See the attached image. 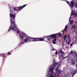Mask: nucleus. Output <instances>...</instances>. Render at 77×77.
I'll return each instance as SVG.
<instances>
[{
	"label": "nucleus",
	"instance_id": "1",
	"mask_svg": "<svg viewBox=\"0 0 77 77\" xmlns=\"http://www.w3.org/2000/svg\"><path fill=\"white\" fill-rule=\"evenodd\" d=\"M10 16L11 18V24L10 26L8 32H9L11 30L12 31L16 32L17 30V26L15 24V15L13 14L12 13H11L10 14Z\"/></svg>",
	"mask_w": 77,
	"mask_h": 77
},
{
	"label": "nucleus",
	"instance_id": "2",
	"mask_svg": "<svg viewBox=\"0 0 77 77\" xmlns=\"http://www.w3.org/2000/svg\"><path fill=\"white\" fill-rule=\"evenodd\" d=\"M54 68L52 66H49L47 70L48 72H51V73L48 72L46 74L47 77H54Z\"/></svg>",
	"mask_w": 77,
	"mask_h": 77
},
{
	"label": "nucleus",
	"instance_id": "3",
	"mask_svg": "<svg viewBox=\"0 0 77 77\" xmlns=\"http://www.w3.org/2000/svg\"><path fill=\"white\" fill-rule=\"evenodd\" d=\"M75 4V2L74 1V0H72L71 1V3H70V5H69V6L70 8H71V9L72 10L70 17H71L72 15H75V17H77V12H76L75 13V12H74V11H73V7L74 6Z\"/></svg>",
	"mask_w": 77,
	"mask_h": 77
},
{
	"label": "nucleus",
	"instance_id": "4",
	"mask_svg": "<svg viewBox=\"0 0 77 77\" xmlns=\"http://www.w3.org/2000/svg\"><path fill=\"white\" fill-rule=\"evenodd\" d=\"M62 35V34H61V32H60L59 33L54 34H52L51 35H48V37L49 38H59L60 36H61Z\"/></svg>",
	"mask_w": 77,
	"mask_h": 77
},
{
	"label": "nucleus",
	"instance_id": "5",
	"mask_svg": "<svg viewBox=\"0 0 77 77\" xmlns=\"http://www.w3.org/2000/svg\"><path fill=\"white\" fill-rule=\"evenodd\" d=\"M25 37L26 38L24 39L23 41L21 42L20 43V45L24 44L26 43L29 42L31 41L30 40V37L28 36L27 35Z\"/></svg>",
	"mask_w": 77,
	"mask_h": 77
},
{
	"label": "nucleus",
	"instance_id": "6",
	"mask_svg": "<svg viewBox=\"0 0 77 77\" xmlns=\"http://www.w3.org/2000/svg\"><path fill=\"white\" fill-rule=\"evenodd\" d=\"M31 41L35 42V41H44V38H34L30 37Z\"/></svg>",
	"mask_w": 77,
	"mask_h": 77
},
{
	"label": "nucleus",
	"instance_id": "7",
	"mask_svg": "<svg viewBox=\"0 0 77 77\" xmlns=\"http://www.w3.org/2000/svg\"><path fill=\"white\" fill-rule=\"evenodd\" d=\"M60 66V65H58L57 68L55 70L56 72L55 73L54 72V77H55V76H58V75H59L61 73V70H60V69H58V68H59V67Z\"/></svg>",
	"mask_w": 77,
	"mask_h": 77
},
{
	"label": "nucleus",
	"instance_id": "8",
	"mask_svg": "<svg viewBox=\"0 0 77 77\" xmlns=\"http://www.w3.org/2000/svg\"><path fill=\"white\" fill-rule=\"evenodd\" d=\"M9 6L10 8L11 12H14V11H18V7H15L14 8V6L11 5H10Z\"/></svg>",
	"mask_w": 77,
	"mask_h": 77
},
{
	"label": "nucleus",
	"instance_id": "9",
	"mask_svg": "<svg viewBox=\"0 0 77 77\" xmlns=\"http://www.w3.org/2000/svg\"><path fill=\"white\" fill-rule=\"evenodd\" d=\"M26 35L27 34H25L24 32L22 31L20 32V33L19 34V36L21 39H23L24 38V35L25 37Z\"/></svg>",
	"mask_w": 77,
	"mask_h": 77
},
{
	"label": "nucleus",
	"instance_id": "10",
	"mask_svg": "<svg viewBox=\"0 0 77 77\" xmlns=\"http://www.w3.org/2000/svg\"><path fill=\"white\" fill-rule=\"evenodd\" d=\"M68 39L66 40V42H68L67 44L68 45L70 44V42L71 41V40L70 39V36L69 35L68 36Z\"/></svg>",
	"mask_w": 77,
	"mask_h": 77
},
{
	"label": "nucleus",
	"instance_id": "11",
	"mask_svg": "<svg viewBox=\"0 0 77 77\" xmlns=\"http://www.w3.org/2000/svg\"><path fill=\"white\" fill-rule=\"evenodd\" d=\"M71 15H70V17L69 18V22L70 24V25H72V24L74 23V20H71Z\"/></svg>",
	"mask_w": 77,
	"mask_h": 77
},
{
	"label": "nucleus",
	"instance_id": "12",
	"mask_svg": "<svg viewBox=\"0 0 77 77\" xmlns=\"http://www.w3.org/2000/svg\"><path fill=\"white\" fill-rule=\"evenodd\" d=\"M71 72L72 74L75 75V73H77V71L75 69H72L71 71Z\"/></svg>",
	"mask_w": 77,
	"mask_h": 77
},
{
	"label": "nucleus",
	"instance_id": "13",
	"mask_svg": "<svg viewBox=\"0 0 77 77\" xmlns=\"http://www.w3.org/2000/svg\"><path fill=\"white\" fill-rule=\"evenodd\" d=\"M26 5H23V6H20L18 7L19 11H21V9H23V8L26 7Z\"/></svg>",
	"mask_w": 77,
	"mask_h": 77
},
{
	"label": "nucleus",
	"instance_id": "14",
	"mask_svg": "<svg viewBox=\"0 0 77 77\" xmlns=\"http://www.w3.org/2000/svg\"><path fill=\"white\" fill-rule=\"evenodd\" d=\"M75 59L73 58L72 60V62L71 63V64L72 65H75Z\"/></svg>",
	"mask_w": 77,
	"mask_h": 77
},
{
	"label": "nucleus",
	"instance_id": "15",
	"mask_svg": "<svg viewBox=\"0 0 77 77\" xmlns=\"http://www.w3.org/2000/svg\"><path fill=\"white\" fill-rule=\"evenodd\" d=\"M72 28H71V29L72 30H74L75 29V25H72Z\"/></svg>",
	"mask_w": 77,
	"mask_h": 77
},
{
	"label": "nucleus",
	"instance_id": "16",
	"mask_svg": "<svg viewBox=\"0 0 77 77\" xmlns=\"http://www.w3.org/2000/svg\"><path fill=\"white\" fill-rule=\"evenodd\" d=\"M44 38H46V39H47V41H49L50 40V39L49 37H48V36H46L44 37Z\"/></svg>",
	"mask_w": 77,
	"mask_h": 77
},
{
	"label": "nucleus",
	"instance_id": "17",
	"mask_svg": "<svg viewBox=\"0 0 77 77\" xmlns=\"http://www.w3.org/2000/svg\"><path fill=\"white\" fill-rule=\"evenodd\" d=\"M64 77H71V76H70V75L66 74L64 75Z\"/></svg>",
	"mask_w": 77,
	"mask_h": 77
},
{
	"label": "nucleus",
	"instance_id": "18",
	"mask_svg": "<svg viewBox=\"0 0 77 77\" xmlns=\"http://www.w3.org/2000/svg\"><path fill=\"white\" fill-rule=\"evenodd\" d=\"M6 54H0V56L1 57H3V59H5V57H4V56H5Z\"/></svg>",
	"mask_w": 77,
	"mask_h": 77
},
{
	"label": "nucleus",
	"instance_id": "19",
	"mask_svg": "<svg viewBox=\"0 0 77 77\" xmlns=\"http://www.w3.org/2000/svg\"><path fill=\"white\" fill-rule=\"evenodd\" d=\"M58 54L57 51H56V52L53 55H52V56H56L57 54Z\"/></svg>",
	"mask_w": 77,
	"mask_h": 77
},
{
	"label": "nucleus",
	"instance_id": "20",
	"mask_svg": "<svg viewBox=\"0 0 77 77\" xmlns=\"http://www.w3.org/2000/svg\"><path fill=\"white\" fill-rule=\"evenodd\" d=\"M59 52L60 53H62V54H63V53H64V52L62 51V49H60L59 50Z\"/></svg>",
	"mask_w": 77,
	"mask_h": 77
},
{
	"label": "nucleus",
	"instance_id": "21",
	"mask_svg": "<svg viewBox=\"0 0 77 77\" xmlns=\"http://www.w3.org/2000/svg\"><path fill=\"white\" fill-rule=\"evenodd\" d=\"M67 38V35H65L64 36L63 39H64V41H65L66 40V39Z\"/></svg>",
	"mask_w": 77,
	"mask_h": 77
},
{
	"label": "nucleus",
	"instance_id": "22",
	"mask_svg": "<svg viewBox=\"0 0 77 77\" xmlns=\"http://www.w3.org/2000/svg\"><path fill=\"white\" fill-rule=\"evenodd\" d=\"M67 27H68V25H66L65 27V28L64 29V31H65V32L67 30Z\"/></svg>",
	"mask_w": 77,
	"mask_h": 77
},
{
	"label": "nucleus",
	"instance_id": "23",
	"mask_svg": "<svg viewBox=\"0 0 77 77\" xmlns=\"http://www.w3.org/2000/svg\"><path fill=\"white\" fill-rule=\"evenodd\" d=\"M53 65L54 66H56L57 64V63H53Z\"/></svg>",
	"mask_w": 77,
	"mask_h": 77
},
{
	"label": "nucleus",
	"instance_id": "24",
	"mask_svg": "<svg viewBox=\"0 0 77 77\" xmlns=\"http://www.w3.org/2000/svg\"><path fill=\"white\" fill-rule=\"evenodd\" d=\"M75 53V52H74L72 51H71V53H70V54H72L73 53Z\"/></svg>",
	"mask_w": 77,
	"mask_h": 77
},
{
	"label": "nucleus",
	"instance_id": "25",
	"mask_svg": "<svg viewBox=\"0 0 77 77\" xmlns=\"http://www.w3.org/2000/svg\"><path fill=\"white\" fill-rule=\"evenodd\" d=\"M17 33H20V31L19 30H17Z\"/></svg>",
	"mask_w": 77,
	"mask_h": 77
},
{
	"label": "nucleus",
	"instance_id": "26",
	"mask_svg": "<svg viewBox=\"0 0 77 77\" xmlns=\"http://www.w3.org/2000/svg\"><path fill=\"white\" fill-rule=\"evenodd\" d=\"M72 58V57H69L68 58V60H70V59H71Z\"/></svg>",
	"mask_w": 77,
	"mask_h": 77
},
{
	"label": "nucleus",
	"instance_id": "27",
	"mask_svg": "<svg viewBox=\"0 0 77 77\" xmlns=\"http://www.w3.org/2000/svg\"><path fill=\"white\" fill-rule=\"evenodd\" d=\"M57 40V38H55L54 39L53 41H56V40Z\"/></svg>",
	"mask_w": 77,
	"mask_h": 77
},
{
	"label": "nucleus",
	"instance_id": "28",
	"mask_svg": "<svg viewBox=\"0 0 77 77\" xmlns=\"http://www.w3.org/2000/svg\"><path fill=\"white\" fill-rule=\"evenodd\" d=\"M53 43L54 44H56V42L55 41H53Z\"/></svg>",
	"mask_w": 77,
	"mask_h": 77
},
{
	"label": "nucleus",
	"instance_id": "29",
	"mask_svg": "<svg viewBox=\"0 0 77 77\" xmlns=\"http://www.w3.org/2000/svg\"><path fill=\"white\" fill-rule=\"evenodd\" d=\"M66 2L67 3V4H68V5H69V2H68V1H66Z\"/></svg>",
	"mask_w": 77,
	"mask_h": 77
},
{
	"label": "nucleus",
	"instance_id": "30",
	"mask_svg": "<svg viewBox=\"0 0 77 77\" xmlns=\"http://www.w3.org/2000/svg\"><path fill=\"white\" fill-rule=\"evenodd\" d=\"M75 8H77V3L75 4Z\"/></svg>",
	"mask_w": 77,
	"mask_h": 77
},
{
	"label": "nucleus",
	"instance_id": "31",
	"mask_svg": "<svg viewBox=\"0 0 77 77\" xmlns=\"http://www.w3.org/2000/svg\"><path fill=\"white\" fill-rule=\"evenodd\" d=\"M66 69H67V68H63V70H66Z\"/></svg>",
	"mask_w": 77,
	"mask_h": 77
},
{
	"label": "nucleus",
	"instance_id": "32",
	"mask_svg": "<svg viewBox=\"0 0 77 77\" xmlns=\"http://www.w3.org/2000/svg\"><path fill=\"white\" fill-rule=\"evenodd\" d=\"M8 55H11V54L10 52H8Z\"/></svg>",
	"mask_w": 77,
	"mask_h": 77
},
{
	"label": "nucleus",
	"instance_id": "33",
	"mask_svg": "<svg viewBox=\"0 0 77 77\" xmlns=\"http://www.w3.org/2000/svg\"><path fill=\"white\" fill-rule=\"evenodd\" d=\"M75 44V43H73L72 44H71L70 45L71 47L72 45H73V44Z\"/></svg>",
	"mask_w": 77,
	"mask_h": 77
},
{
	"label": "nucleus",
	"instance_id": "34",
	"mask_svg": "<svg viewBox=\"0 0 77 77\" xmlns=\"http://www.w3.org/2000/svg\"><path fill=\"white\" fill-rule=\"evenodd\" d=\"M75 24H77V21H75Z\"/></svg>",
	"mask_w": 77,
	"mask_h": 77
},
{
	"label": "nucleus",
	"instance_id": "35",
	"mask_svg": "<svg viewBox=\"0 0 77 77\" xmlns=\"http://www.w3.org/2000/svg\"><path fill=\"white\" fill-rule=\"evenodd\" d=\"M51 50L52 51H54V49H52Z\"/></svg>",
	"mask_w": 77,
	"mask_h": 77
},
{
	"label": "nucleus",
	"instance_id": "36",
	"mask_svg": "<svg viewBox=\"0 0 77 77\" xmlns=\"http://www.w3.org/2000/svg\"><path fill=\"white\" fill-rule=\"evenodd\" d=\"M59 59L60 60V59H61V57H59Z\"/></svg>",
	"mask_w": 77,
	"mask_h": 77
},
{
	"label": "nucleus",
	"instance_id": "37",
	"mask_svg": "<svg viewBox=\"0 0 77 77\" xmlns=\"http://www.w3.org/2000/svg\"><path fill=\"white\" fill-rule=\"evenodd\" d=\"M61 56L62 57H63V54Z\"/></svg>",
	"mask_w": 77,
	"mask_h": 77
},
{
	"label": "nucleus",
	"instance_id": "38",
	"mask_svg": "<svg viewBox=\"0 0 77 77\" xmlns=\"http://www.w3.org/2000/svg\"><path fill=\"white\" fill-rule=\"evenodd\" d=\"M75 54H77V52H76V53L75 54Z\"/></svg>",
	"mask_w": 77,
	"mask_h": 77
}]
</instances>
